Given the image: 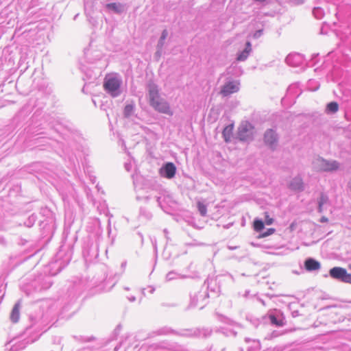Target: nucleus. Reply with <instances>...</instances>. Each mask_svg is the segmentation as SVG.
Here are the masks:
<instances>
[{
  "instance_id": "nucleus-23",
  "label": "nucleus",
  "mask_w": 351,
  "mask_h": 351,
  "mask_svg": "<svg viewBox=\"0 0 351 351\" xmlns=\"http://www.w3.org/2000/svg\"><path fill=\"white\" fill-rule=\"evenodd\" d=\"M327 109L332 112H336L339 110V105L337 102L332 101L327 105Z\"/></svg>"
},
{
  "instance_id": "nucleus-32",
  "label": "nucleus",
  "mask_w": 351,
  "mask_h": 351,
  "mask_svg": "<svg viewBox=\"0 0 351 351\" xmlns=\"http://www.w3.org/2000/svg\"><path fill=\"white\" fill-rule=\"evenodd\" d=\"M291 315H292L293 317H296L300 315V313L298 310H295L291 312Z\"/></svg>"
},
{
  "instance_id": "nucleus-29",
  "label": "nucleus",
  "mask_w": 351,
  "mask_h": 351,
  "mask_svg": "<svg viewBox=\"0 0 351 351\" xmlns=\"http://www.w3.org/2000/svg\"><path fill=\"white\" fill-rule=\"evenodd\" d=\"M342 281L347 283H351V274L346 271Z\"/></svg>"
},
{
  "instance_id": "nucleus-9",
  "label": "nucleus",
  "mask_w": 351,
  "mask_h": 351,
  "mask_svg": "<svg viewBox=\"0 0 351 351\" xmlns=\"http://www.w3.org/2000/svg\"><path fill=\"white\" fill-rule=\"evenodd\" d=\"M239 85L238 82H230L224 84L220 91V93L226 97L230 94L237 93L239 90Z\"/></svg>"
},
{
  "instance_id": "nucleus-20",
  "label": "nucleus",
  "mask_w": 351,
  "mask_h": 351,
  "mask_svg": "<svg viewBox=\"0 0 351 351\" xmlns=\"http://www.w3.org/2000/svg\"><path fill=\"white\" fill-rule=\"evenodd\" d=\"M216 315H217L218 319L221 322H223V323L229 324V325H233L234 323L232 319H231L230 318H229L225 315H223L219 314V313H217Z\"/></svg>"
},
{
  "instance_id": "nucleus-3",
  "label": "nucleus",
  "mask_w": 351,
  "mask_h": 351,
  "mask_svg": "<svg viewBox=\"0 0 351 351\" xmlns=\"http://www.w3.org/2000/svg\"><path fill=\"white\" fill-rule=\"evenodd\" d=\"M150 105L158 112L173 115V111L171 109L169 104L161 98L158 89L156 86H152L149 90Z\"/></svg>"
},
{
  "instance_id": "nucleus-21",
  "label": "nucleus",
  "mask_w": 351,
  "mask_h": 351,
  "mask_svg": "<svg viewBox=\"0 0 351 351\" xmlns=\"http://www.w3.org/2000/svg\"><path fill=\"white\" fill-rule=\"evenodd\" d=\"M253 228L255 231L260 232L264 228V223L260 219H255L253 223Z\"/></svg>"
},
{
  "instance_id": "nucleus-8",
  "label": "nucleus",
  "mask_w": 351,
  "mask_h": 351,
  "mask_svg": "<svg viewBox=\"0 0 351 351\" xmlns=\"http://www.w3.org/2000/svg\"><path fill=\"white\" fill-rule=\"evenodd\" d=\"M176 172V167L173 162L166 163L162 168L160 169V174L161 176L167 179L173 178Z\"/></svg>"
},
{
  "instance_id": "nucleus-12",
  "label": "nucleus",
  "mask_w": 351,
  "mask_h": 351,
  "mask_svg": "<svg viewBox=\"0 0 351 351\" xmlns=\"http://www.w3.org/2000/svg\"><path fill=\"white\" fill-rule=\"evenodd\" d=\"M346 271V269L344 268L335 267L330 270L329 273L332 278L341 280L342 281Z\"/></svg>"
},
{
  "instance_id": "nucleus-4",
  "label": "nucleus",
  "mask_w": 351,
  "mask_h": 351,
  "mask_svg": "<svg viewBox=\"0 0 351 351\" xmlns=\"http://www.w3.org/2000/svg\"><path fill=\"white\" fill-rule=\"evenodd\" d=\"M267 319L270 324L275 327H282L286 324L285 317L278 308H273L269 311Z\"/></svg>"
},
{
  "instance_id": "nucleus-1",
  "label": "nucleus",
  "mask_w": 351,
  "mask_h": 351,
  "mask_svg": "<svg viewBox=\"0 0 351 351\" xmlns=\"http://www.w3.org/2000/svg\"><path fill=\"white\" fill-rule=\"evenodd\" d=\"M69 308H38L34 313L29 315V320L32 324H38V328H41L51 324L53 326L60 319H69L71 315H69Z\"/></svg>"
},
{
  "instance_id": "nucleus-31",
  "label": "nucleus",
  "mask_w": 351,
  "mask_h": 351,
  "mask_svg": "<svg viewBox=\"0 0 351 351\" xmlns=\"http://www.w3.org/2000/svg\"><path fill=\"white\" fill-rule=\"evenodd\" d=\"M237 331H235V330H233V329H232V330H227V332H226V335L227 336H228V335H232V336H233V337H235V336L237 335Z\"/></svg>"
},
{
  "instance_id": "nucleus-24",
  "label": "nucleus",
  "mask_w": 351,
  "mask_h": 351,
  "mask_svg": "<svg viewBox=\"0 0 351 351\" xmlns=\"http://www.w3.org/2000/svg\"><path fill=\"white\" fill-rule=\"evenodd\" d=\"M197 208H198V210H199L200 214L202 216H205L206 215L207 208H206V206L203 203L198 202L197 203Z\"/></svg>"
},
{
  "instance_id": "nucleus-6",
  "label": "nucleus",
  "mask_w": 351,
  "mask_h": 351,
  "mask_svg": "<svg viewBox=\"0 0 351 351\" xmlns=\"http://www.w3.org/2000/svg\"><path fill=\"white\" fill-rule=\"evenodd\" d=\"M121 86V82L116 77L106 78L104 88L114 97L117 95V90Z\"/></svg>"
},
{
  "instance_id": "nucleus-17",
  "label": "nucleus",
  "mask_w": 351,
  "mask_h": 351,
  "mask_svg": "<svg viewBox=\"0 0 351 351\" xmlns=\"http://www.w3.org/2000/svg\"><path fill=\"white\" fill-rule=\"evenodd\" d=\"M106 8L108 10H112L116 13H120L122 12V6L120 3H110L106 5Z\"/></svg>"
},
{
  "instance_id": "nucleus-38",
  "label": "nucleus",
  "mask_w": 351,
  "mask_h": 351,
  "mask_svg": "<svg viewBox=\"0 0 351 351\" xmlns=\"http://www.w3.org/2000/svg\"><path fill=\"white\" fill-rule=\"evenodd\" d=\"M349 269L351 270V264L349 265Z\"/></svg>"
},
{
  "instance_id": "nucleus-16",
  "label": "nucleus",
  "mask_w": 351,
  "mask_h": 351,
  "mask_svg": "<svg viewBox=\"0 0 351 351\" xmlns=\"http://www.w3.org/2000/svg\"><path fill=\"white\" fill-rule=\"evenodd\" d=\"M233 125H229L226 126L223 131V136L226 142L229 141L232 134Z\"/></svg>"
},
{
  "instance_id": "nucleus-19",
  "label": "nucleus",
  "mask_w": 351,
  "mask_h": 351,
  "mask_svg": "<svg viewBox=\"0 0 351 351\" xmlns=\"http://www.w3.org/2000/svg\"><path fill=\"white\" fill-rule=\"evenodd\" d=\"M73 338L77 341H80V342H91V341H93L95 338L93 337V336H90V337H85V336H77V335H73Z\"/></svg>"
},
{
  "instance_id": "nucleus-33",
  "label": "nucleus",
  "mask_w": 351,
  "mask_h": 351,
  "mask_svg": "<svg viewBox=\"0 0 351 351\" xmlns=\"http://www.w3.org/2000/svg\"><path fill=\"white\" fill-rule=\"evenodd\" d=\"M167 36V32L166 30H164L162 34L161 39H162V40L165 39Z\"/></svg>"
},
{
  "instance_id": "nucleus-30",
  "label": "nucleus",
  "mask_w": 351,
  "mask_h": 351,
  "mask_svg": "<svg viewBox=\"0 0 351 351\" xmlns=\"http://www.w3.org/2000/svg\"><path fill=\"white\" fill-rule=\"evenodd\" d=\"M282 333L278 331V330H274L271 334H270V338H274V337H277L280 335H281Z\"/></svg>"
},
{
  "instance_id": "nucleus-26",
  "label": "nucleus",
  "mask_w": 351,
  "mask_h": 351,
  "mask_svg": "<svg viewBox=\"0 0 351 351\" xmlns=\"http://www.w3.org/2000/svg\"><path fill=\"white\" fill-rule=\"evenodd\" d=\"M276 230L273 228H269L267 230L266 232H263L261 236L260 237L261 238H264V237H267L269 235H271L273 234L274 232H275Z\"/></svg>"
},
{
  "instance_id": "nucleus-35",
  "label": "nucleus",
  "mask_w": 351,
  "mask_h": 351,
  "mask_svg": "<svg viewBox=\"0 0 351 351\" xmlns=\"http://www.w3.org/2000/svg\"><path fill=\"white\" fill-rule=\"evenodd\" d=\"M327 221H328V219H327V218H326V217H322V219H321V221H322V222Z\"/></svg>"
},
{
  "instance_id": "nucleus-7",
  "label": "nucleus",
  "mask_w": 351,
  "mask_h": 351,
  "mask_svg": "<svg viewBox=\"0 0 351 351\" xmlns=\"http://www.w3.org/2000/svg\"><path fill=\"white\" fill-rule=\"evenodd\" d=\"M27 342L25 340L16 341L12 339L5 345L6 351H20L26 348Z\"/></svg>"
},
{
  "instance_id": "nucleus-11",
  "label": "nucleus",
  "mask_w": 351,
  "mask_h": 351,
  "mask_svg": "<svg viewBox=\"0 0 351 351\" xmlns=\"http://www.w3.org/2000/svg\"><path fill=\"white\" fill-rule=\"evenodd\" d=\"M264 141L271 147L276 146L278 142V137L275 131L271 129L267 130L264 135Z\"/></svg>"
},
{
  "instance_id": "nucleus-10",
  "label": "nucleus",
  "mask_w": 351,
  "mask_h": 351,
  "mask_svg": "<svg viewBox=\"0 0 351 351\" xmlns=\"http://www.w3.org/2000/svg\"><path fill=\"white\" fill-rule=\"evenodd\" d=\"M253 127L247 122L243 123L239 128V136L241 140L247 139L252 134Z\"/></svg>"
},
{
  "instance_id": "nucleus-28",
  "label": "nucleus",
  "mask_w": 351,
  "mask_h": 351,
  "mask_svg": "<svg viewBox=\"0 0 351 351\" xmlns=\"http://www.w3.org/2000/svg\"><path fill=\"white\" fill-rule=\"evenodd\" d=\"M132 110H133V106L132 105H127L124 109L125 115L126 117L130 116L131 112H132Z\"/></svg>"
},
{
  "instance_id": "nucleus-2",
  "label": "nucleus",
  "mask_w": 351,
  "mask_h": 351,
  "mask_svg": "<svg viewBox=\"0 0 351 351\" xmlns=\"http://www.w3.org/2000/svg\"><path fill=\"white\" fill-rule=\"evenodd\" d=\"M158 335H166L169 334H175L183 337H208L212 333V330L209 328H197L193 329H182L180 331H175L169 328L164 327L156 332Z\"/></svg>"
},
{
  "instance_id": "nucleus-22",
  "label": "nucleus",
  "mask_w": 351,
  "mask_h": 351,
  "mask_svg": "<svg viewBox=\"0 0 351 351\" xmlns=\"http://www.w3.org/2000/svg\"><path fill=\"white\" fill-rule=\"evenodd\" d=\"M121 328H122V326L120 324L117 326V327L112 332L111 337H110V341H113L117 338V337L119 336V335L121 330Z\"/></svg>"
},
{
  "instance_id": "nucleus-15",
  "label": "nucleus",
  "mask_w": 351,
  "mask_h": 351,
  "mask_svg": "<svg viewBox=\"0 0 351 351\" xmlns=\"http://www.w3.org/2000/svg\"><path fill=\"white\" fill-rule=\"evenodd\" d=\"M20 308H12L10 315V321L15 324L17 323L20 319Z\"/></svg>"
},
{
  "instance_id": "nucleus-37",
  "label": "nucleus",
  "mask_w": 351,
  "mask_h": 351,
  "mask_svg": "<svg viewBox=\"0 0 351 351\" xmlns=\"http://www.w3.org/2000/svg\"><path fill=\"white\" fill-rule=\"evenodd\" d=\"M249 351H254V349H252V348H250V349H249Z\"/></svg>"
},
{
  "instance_id": "nucleus-5",
  "label": "nucleus",
  "mask_w": 351,
  "mask_h": 351,
  "mask_svg": "<svg viewBox=\"0 0 351 351\" xmlns=\"http://www.w3.org/2000/svg\"><path fill=\"white\" fill-rule=\"evenodd\" d=\"M339 164L336 160H327L323 158L318 159L315 164V168L317 171H332L337 170Z\"/></svg>"
},
{
  "instance_id": "nucleus-13",
  "label": "nucleus",
  "mask_w": 351,
  "mask_h": 351,
  "mask_svg": "<svg viewBox=\"0 0 351 351\" xmlns=\"http://www.w3.org/2000/svg\"><path fill=\"white\" fill-rule=\"evenodd\" d=\"M304 267L307 271L318 270L320 268V263L313 258H308L304 262Z\"/></svg>"
},
{
  "instance_id": "nucleus-34",
  "label": "nucleus",
  "mask_w": 351,
  "mask_h": 351,
  "mask_svg": "<svg viewBox=\"0 0 351 351\" xmlns=\"http://www.w3.org/2000/svg\"><path fill=\"white\" fill-rule=\"evenodd\" d=\"M245 49H247V50L249 51V52L251 51V44L250 42H247L246 43V48Z\"/></svg>"
},
{
  "instance_id": "nucleus-25",
  "label": "nucleus",
  "mask_w": 351,
  "mask_h": 351,
  "mask_svg": "<svg viewBox=\"0 0 351 351\" xmlns=\"http://www.w3.org/2000/svg\"><path fill=\"white\" fill-rule=\"evenodd\" d=\"M265 222L267 225H271L274 223V219L271 217L267 212L264 213Z\"/></svg>"
},
{
  "instance_id": "nucleus-27",
  "label": "nucleus",
  "mask_w": 351,
  "mask_h": 351,
  "mask_svg": "<svg viewBox=\"0 0 351 351\" xmlns=\"http://www.w3.org/2000/svg\"><path fill=\"white\" fill-rule=\"evenodd\" d=\"M247 49H245V50L238 56L237 60L239 61L244 60L249 54V51Z\"/></svg>"
},
{
  "instance_id": "nucleus-36",
  "label": "nucleus",
  "mask_w": 351,
  "mask_h": 351,
  "mask_svg": "<svg viewBox=\"0 0 351 351\" xmlns=\"http://www.w3.org/2000/svg\"><path fill=\"white\" fill-rule=\"evenodd\" d=\"M119 347H120V345L119 346H117L114 349V351H118V350L119 349Z\"/></svg>"
},
{
  "instance_id": "nucleus-18",
  "label": "nucleus",
  "mask_w": 351,
  "mask_h": 351,
  "mask_svg": "<svg viewBox=\"0 0 351 351\" xmlns=\"http://www.w3.org/2000/svg\"><path fill=\"white\" fill-rule=\"evenodd\" d=\"M328 202V198L326 195L322 194L318 201V210L322 213L324 210L323 206L326 204Z\"/></svg>"
},
{
  "instance_id": "nucleus-14",
  "label": "nucleus",
  "mask_w": 351,
  "mask_h": 351,
  "mask_svg": "<svg viewBox=\"0 0 351 351\" xmlns=\"http://www.w3.org/2000/svg\"><path fill=\"white\" fill-rule=\"evenodd\" d=\"M290 188L295 191H301L303 189V182L300 178H295L291 182Z\"/></svg>"
}]
</instances>
